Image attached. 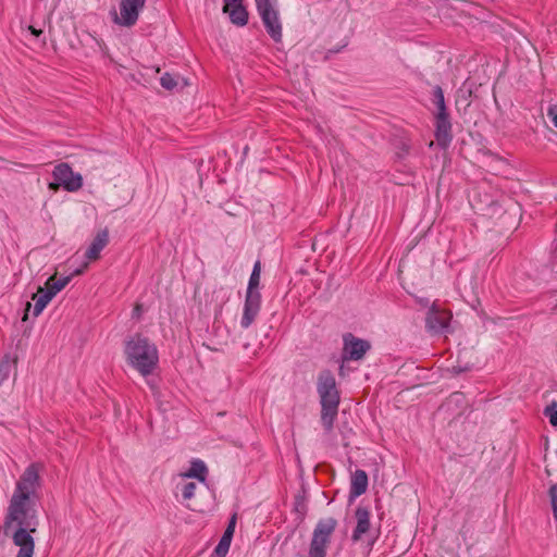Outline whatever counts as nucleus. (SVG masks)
I'll use <instances>...</instances> for the list:
<instances>
[{
    "label": "nucleus",
    "instance_id": "nucleus-15",
    "mask_svg": "<svg viewBox=\"0 0 557 557\" xmlns=\"http://www.w3.org/2000/svg\"><path fill=\"white\" fill-rule=\"evenodd\" d=\"M53 294L47 290L45 287L39 286L36 294L33 295L32 299L35 301L33 308V315L38 317L47 305L52 300Z\"/></svg>",
    "mask_w": 557,
    "mask_h": 557
},
{
    "label": "nucleus",
    "instance_id": "nucleus-27",
    "mask_svg": "<svg viewBox=\"0 0 557 557\" xmlns=\"http://www.w3.org/2000/svg\"><path fill=\"white\" fill-rule=\"evenodd\" d=\"M160 84L163 88H165L168 90H172L173 88L176 87L177 82L171 74L164 73L160 78Z\"/></svg>",
    "mask_w": 557,
    "mask_h": 557
},
{
    "label": "nucleus",
    "instance_id": "nucleus-6",
    "mask_svg": "<svg viewBox=\"0 0 557 557\" xmlns=\"http://www.w3.org/2000/svg\"><path fill=\"white\" fill-rule=\"evenodd\" d=\"M453 314L449 310L440 308L433 304L425 317V327L430 333L441 334L449 329Z\"/></svg>",
    "mask_w": 557,
    "mask_h": 557
},
{
    "label": "nucleus",
    "instance_id": "nucleus-37",
    "mask_svg": "<svg viewBox=\"0 0 557 557\" xmlns=\"http://www.w3.org/2000/svg\"><path fill=\"white\" fill-rule=\"evenodd\" d=\"M32 308V304L30 302H26V307H25V310H24V315H23V321H26L28 319V312Z\"/></svg>",
    "mask_w": 557,
    "mask_h": 557
},
{
    "label": "nucleus",
    "instance_id": "nucleus-30",
    "mask_svg": "<svg viewBox=\"0 0 557 557\" xmlns=\"http://www.w3.org/2000/svg\"><path fill=\"white\" fill-rule=\"evenodd\" d=\"M549 497L552 502L554 517L555 519H557V485L550 486Z\"/></svg>",
    "mask_w": 557,
    "mask_h": 557
},
{
    "label": "nucleus",
    "instance_id": "nucleus-16",
    "mask_svg": "<svg viewBox=\"0 0 557 557\" xmlns=\"http://www.w3.org/2000/svg\"><path fill=\"white\" fill-rule=\"evenodd\" d=\"M53 294L47 290L45 287L39 286L36 294L33 295L32 299L35 301L33 308V315L38 317L47 305L52 300Z\"/></svg>",
    "mask_w": 557,
    "mask_h": 557
},
{
    "label": "nucleus",
    "instance_id": "nucleus-1",
    "mask_svg": "<svg viewBox=\"0 0 557 557\" xmlns=\"http://www.w3.org/2000/svg\"><path fill=\"white\" fill-rule=\"evenodd\" d=\"M44 465L40 462L30 463L16 481L15 488L11 496L3 529L9 533L13 524L16 529L12 534L13 543L20 547L16 557H33L35 541L32 533H35L39 524L36 504L38 491L41 488V472Z\"/></svg>",
    "mask_w": 557,
    "mask_h": 557
},
{
    "label": "nucleus",
    "instance_id": "nucleus-12",
    "mask_svg": "<svg viewBox=\"0 0 557 557\" xmlns=\"http://www.w3.org/2000/svg\"><path fill=\"white\" fill-rule=\"evenodd\" d=\"M109 243V232L107 228L101 230L97 233L95 238L92 239L90 246L85 252V257L88 260H98L100 258V252Z\"/></svg>",
    "mask_w": 557,
    "mask_h": 557
},
{
    "label": "nucleus",
    "instance_id": "nucleus-13",
    "mask_svg": "<svg viewBox=\"0 0 557 557\" xmlns=\"http://www.w3.org/2000/svg\"><path fill=\"white\" fill-rule=\"evenodd\" d=\"M357 525L352 532V541L358 542L361 536L370 530V511L366 507L359 506L356 509Z\"/></svg>",
    "mask_w": 557,
    "mask_h": 557
},
{
    "label": "nucleus",
    "instance_id": "nucleus-34",
    "mask_svg": "<svg viewBox=\"0 0 557 557\" xmlns=\"http://www.w3.org/2000/svg\"><path fill=\"white\" fill-rule=\"evenodd\" d=\"M548 116L552 117L554 125L557 127V109L550 108L548 110Z\"/></svg>",
    "mask_w": 557,
    "mask_h": 557
},
{
    "label": "nucleus",
    "instance_id": "nucleus-33",
    "mask_svg": "<svg viewBox=\"0 0 557 557\" xmlns=\"http://www.w3.org/2000/svg\"><path fill=\"white\" fill-rule=\"evenodd\" d=\"M88 268V263L85 262L81 268L76 269L70 276L71 278L76 275H81L85 272V270Z\"/></svg>",
    "mask_w": 557,
    "mask_h": 557
},
{
    "label": "nucleus",
    "instance_id": "nucleus-24",
    "mask_svg": "<svg viewBox=\"0 0 557 557\" xmlns=\"http://www.w3.org/2000/svg\"><path fill=\"white\" fill-rule=\"evenodd\" d=\"M260 261H257L253 265L251 275L249 277L247 290H258V286L260 283Z\"/></svg>",
    "mask_w": 557,
    "mask_h": 557
},
{
    "label": "nucleus",
    "instance_id": "nucleus-22",
    "mask_svg": "<svg viewBox=\"0 0 557 557\" xmlns=\"http://www.w3.org/2000/svg\"><path fill=\"white\" fill-rule=\"evenodd\" d=\"M233 536L228 533H223L219 544L216 545L214 553L218 557H225L228 553Z\"/></svg>",
    "mask_w": 557,
    "mask_h": 557
},
{
    "label": "nucleus",
    "instance_id": "nucleus-20",
    "mask_svg": "<svg viewBox=\"0 0 557 557\" xmlns=\"http://www.w3.org/2000/svg\"><path fill=\"white\" fill-rule=\"evenodd\" d=\"M17 358L4 355L0 360V385L9 379L13 367L16 364Z\"/></svg>",
    "mask_w": 557,
    "mask_h": 557
},
{
    "label": "nucleus",
    "instance_id": "nucleus-21",
    "mask_svg": "<svg viewBox=\"0 0 557 557\" xmlns=\"http://www.w3.org/2000/svg\"><path fill=\"white\" fill-rule=\"evenodd\" d=\"M259 311H260V309H258V308H250V307L244 306V312H243V317L240 320L242 327H244V329L249 327L252 324V322L255 321Z\"/></svg>",
    "mask_w": 557,
    "mask_h": 557
},
{
    "label": "nucleus",
    "instance_id": "nucleus-36",
    "mask_svg": "<svg viewBox=\"0 0 557 557\" xmlns=\"http://www.w3.org/2000/svg\"><path fill=\"white\" fill-rule=\"evenodd\" d=\"M62 186V184L60 182H51L49 183L48 187L50 190H53V191H57L60 187Z\"/></svg>",
    "mask_w": 557,
    "mask_h": 557
},
{
    "label": "nucleus",
    "instance_id": "nucleus-9",
    "mask_svg": "<svg viewBox=\"0 0 557 557\" xmlns=\"http://www.w3.org/2000/svg\"><path fill=\"white\" fill-rule=\"evenodd\" d=\"M343 358L346 360H360L370 350L371 345L368 341L361 339L347 333L343 336Z\"/></svg>",
    "mask_w": 557,
    "mask_h": 557
},
{
    "label": "nucleus",
    "instance_id": "nucleus-4",
    "mask_svg": "<svg viewBox=\"0 0 557 557\" xmlns=\"http://www.w3.org/2000/svg\"><path fill=\"white\" fill-rule=\"evenodd\" d=\"M336 527L337 520L332 517L318 521L312 532L308 557H326V550Z\"/></svg>",
    "mask_w": 557,
    "mask_h": 557
},
{
    "label": "nucleus",
    "instance_id": "nucleus-23",
    "mask_svg": "<svg viewBox=\"0 0 557 557\" xmlns=\"http://www.w3.org/2000/svg\"><path fill=\"white\" fill-rule=\"evenodd\" d=\"M433 102L437 108V112H446L444 91L441 86H435L433 89Z\"/></svg>",
    "mask_w": 557,
    "mask_h": 557
},
{
    "label": "nucleus",
    "instance_id": "nucleus-35",
    "mask_svg": "<svg viewBox=\"0 0 557 557\" xmlns=\"http://www.w3.org/2000/svg\"><path fill=\"white\" fill-rule=\"evenodd\" d=\"M143 312V306L139 304H136V306L133 309V317L139 319Z\"/></svg>",
    "mask_w": 557,
    "mask_h": 557
},
{
    "label": "nucleus",
    "instance_id": "nucleus-5",
    "mask_svg": "<svg viewBox=\"0 0 557 557\" xmlns=\"http://www.w3.org/2000/svg\"><path fill=\"white\" fill-rule=\"evenodd\" d=\"M257 11L261 17L263 26L275 42L282 41V23L277 10V0H255Z\"/></svg>",
    "mask_w": 557,
    "mask_h": 557
},
{
    "label": "nucleus",
    "instance_id": "nucleus-31",
    "mask_svg": "<svg viewBox=\"0 0 557 557\" xmlns=\"http://www.w3.org/2000/svg\"><path fill=\"white\" fill-rule=\"evenodd\" d=\"M236 520H237V515H236V513H234V515L231 517V519H230V521H228V524H227V527H226V529H225L224 533H228V535H232V536L234 535V532H235V525H236Z\"/></svg>",
    "mask_w": 557,
    "mask_h": 557
},
{
    "label": "nucleus",
    "instance_id": "nucleus-10",
    "mask_svg": "<svg viewBox=\"0 0 557 557\" xmlns=\"http://www.w3.org/2000/svg\"><path fill=\"white\" fill-rule=\"evenodd\" d=\"M435 138L442 148H446L453 140L451 123L448 112H437L435 115Z\"/></svg>",
    "mask_w": 557,
    "mask_h": 557
},
{
    "label": "nucleus",
    "instance_id": "nucleus-39",
    "mask_svg": "<svg viewBox=\"0 0 557 557\" xmlns=\"http://www.w3.org/2000/svg\"><path fill=\"white\" fill-rule=\"evenodd\" d=\"M339 50H330V53L338 52Z\"/></svg>",
    "mask_w": 557,
    "mask_h": 557
},
{
    "label": "nucleus",
    "instance_id": "nucleus-32",
    "mask_svg": "<svg viewBox=\"0 0 557 557\" xmlns=\"http://www.w3.org/2000/svg\"><path fill=\"white\" fill-rule=\"evenodd\" d=\"M295 508H296V511L304 515L305 511H306V505H305V502L302 498H296V502H295Z\"/></svg>",
    "mask_w": 557,
    "mask_h": 557
},
{
    "label": "nucleus",
    "instance_id": "nucleus-7",
    "mask_svg": "<svg viewBox=\"0 0 557 557\" xmlns=\"http://www.w3.org/2000/svg\"><path fill=\"white\" fill-rule=\"evenodd\" d=\"M52 176L54 181L60 182L62 187L70 193L77 191L83 186L82 175L74 173L72 168L65 162L54 166Z\"/></svg>",
    "mask_w": 557,
    "mask_h": 557
},
{
    "label": "nucleus",
    "instance_id": "nucleus-14",
    "mask_svg": "<svg viewBox=\"0 0 557 557\" xmlns=\"http://www.w3.org/2000/svg\"><path fill=\"white\" fill-rule=\"evenodd\" d=\"M368 488V474L364 470L358 469L351 475L350 497H358Z\"/></svg>",
    "mask_w": 557,
    "mask_h": 557
},
{
    "label": "nucleus",
    "instance_id": "nucleus-11",
    "mask_svg": "<svg viewBox=\"0 0 557 557\" xmlns=\"http://www.w3.org/2000/svg\"><path fill=\"white\" fill-rule=\"evenodd\" d=\"M223 12L227 13L233 24L245 26L248 23V11L243 0H223Z\"/></svg>",
    "mask_w": 557,
    "mask_h": 557
},
{
    "label": "nucleus",
    "instance_id": "nucleus-38",
    "mask_svg": "<svg viewBox=\"0 0 557 557\" xmlns=\"http://www.w3.org/2000/svg\"><path fill=\"white\" fill-rule=\"evenodd\" d=\"M28 29H29V30H30V33H32L33 35H35L36 37H38V36L42 33V30H41V29H37V28H35L34 26H29V27H28Z\"/></svg>",
    "mask_w": 557,
    "mask_h": 557
},
{
    "label": "nucleus",
    "instance_id": "nucleus-19",
    "mask_svg": "<svg viewBox=\"0 0 557 557\" xmlns=\"http://www.w3.org/2000/svg\"><path fill=\"white\" fill-rule=\"evenodd\" d=\"M71 282V276H63L58 278L55 275H51L45 283V288L49 290L53 296L61 292Z\"/></svg>",
    "mask_w": 557,
    "mask_h": 557
},
{
    "label": "nucleus",
    "instance_id": "nucleus-26",
    "mask_svg": "<svg viewBox=\"0 0 557 557\" xmlns=\"http://www.w3.org/2000/svg\"><path fill=\"white\" fill-rule=\"evenodd\" d=\"M544 414L548 418L549 423L553 426H557V403H553L547 406L544 410Z\"/></svg>",
    "mask_w": 557,
    "mask_h": 557
},
{
    "label": "nucleus",
    "instance_id": "nucleus-3",
    "mask_svg": "<svg viewBox=\"0 0 557 557\" xmlns=\"http://www.w3.org/2000/svg\"><path fill=\"white\" fill-rule=\"evenodd\" d=\"M317 391L321 404V423L326 433H331L337 418L341 403L335 376L330 370H323L318 376Z\"/></svg>",
    "mask_w": 557,
    "mask_h": 557
},
{
    "label": "nucleus",
    "instance_id": "nucleus-18",
    "mask_svg": "<svg viewBox=\"0 0 557 557\" xmlns=\"http://www.w3.org/2000/svg\"><path fill=\"white\" fill-rule=\"evenodd\" d=\"M183 478H194L200 482H206L208 475V468L200 459H194L190 462V468L181 474Z\"/></svg>",
    "mask_w": 557,
    "mask_h": 557
},
{
    "label": "nucleus",
    "instance_id": "nucleus-2",
    "mask_svg": "<svg viewBox=\"0 0 557 557\" xmlns=\"http://www.w3.org/2000/svg\"><path fill=\"white\" fill-rule=\"evenodd\" d=\"M124 354L127 363L143 376L150 375L159 362L156 345L141 334H135L125 343Z\"/></svg>",
    "mask_w": 557,
    "mask_h": 557
},
{
    "label": "nucleus",
    "instance_id": "nucleus-25",
    "mask_svg": "<svg viewBox=\"0 0 557 557\" xmlns=\"http://www.w3.org/2000/svg\"><path fill=\"white\" fill-rule=\"evenodd\" d=\"M244 306L260 309V306H261L260 293L258 290H247Z\"/></svg>",
    "mask_w": 557,
    "mask_h": 557
},
{
    "label": "nucleus",
    "instance_id": "nucleus-29",
    "mask_svg": "<svg viewBox=\"0 0 557 557\" xmlns=\"http://www.w3.org/2000/svg\"><path fill=\"white\" fill-rule=\"evenodd\" d=\"M456 404L457 406H461L466 404V397L460 392L453 393L448 398V405Z\"/></svg>",
    "mask_w": 557,
    "mask_h": 557
},
{
    "label": "nucleus",
    "instance_id": "nucleus-8",
    "mask_svg": "<svg viewBox=\"0 0 557 557\" xmlns=\"http://www.w3.org/2000/svg\"><path fill=\"white\" fill-rule=\"evenodd\" d=\"M145 4L146 0H121L120 16L115 15V22L126 27L134 26Z\"/></svg>",
    "mask_w": 557,
    "mask_h": 557
},
{
    "label": "nucleus",
    "instance_id": "nucleus-28",
    "mask_svg": "<svg viewBox=\"0 0 557 557\" xmlns=\"http://www.w3.org/2000/svg\"><path fill=\"white\" fill-rule=\"evenodd\" d=\"M196 483L194 482H188V483H185L182 487V495H183V498L185 500H189L191 499L194 496H195V491H196Z\"/></svg>",
    "mask_w": 557,
    "mask_h": 557
},
{
    "label": "nucleus",
    "instance_id": "nucleus-17",
    "mask_svg": "<svg viewBox=\"0 0 557 557\" xmlns=\"http://www.w3.org/2000/svg\"><path fill=\"white\" fill-rule=\"evenodd\" d=\"M53 294L47 290L45 287L39 286L36 294L33 295L32 299L35 301L33 308V315L38 317L47 305L52 300Z\"/></svg>",
    "mask_w": 557,
    "mask_h": 557
}]
</instances>
